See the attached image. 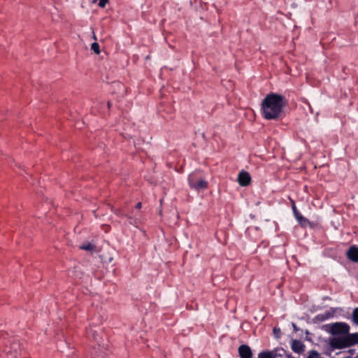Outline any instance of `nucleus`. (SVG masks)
I'll return each instance as SVG.
<instances>
[{"label": "nucleus", "instance_id": "obj_4", "mask_svg": "<svg viewBox=\"0 0 358 358\" xmlns=\"http://www.w3.org/2000/svg\"><path fill=\"white\" fill-rule=\"evenodd\" d=\"M86 336L90 340H92L97 343L99 346H101L103 344V338L96 329H94L92 327L87 329Z\"/></svg>", "mask_w": 358, "mask_h": 358}, {"label": "nucleus", "instance_id": "obj_14", "mask_svg": "<svg viewBox=\"0 0 358 358\" xmlns=\"http://www.w3.org/2000/svg\"><path fill=\"white\" fill-rule=\"evenodd\" d=\"M352 319L355 324L358 325V307L355 308L353 310L352 314Z\"/></svg>", "mask_w": 358, "mask_h": 358}, {"label": "nucleus", "instance_id": "obj_16", "mask_svg": "<svg viewBox=\"0 0 358 358\" xmlns=\"http://www.w3.org/2000/svg\"><path fill=\"white\" fill-rule=\"evenodd\" d=\"M91 49L96 53H100L99 45L96 42H94L91 45Z\"/></svg>", "mask_w": 358, "mask_h": 358}, {"label": "nucleus", "instance_id": "obj_6", "mask_svg": "<svg viewBox=\"0 0 358 358\" xmlns=\"http://www.w3.org/2000/svg\"><path fill=\"white\" fill-rule=\"evenodd\" d=\"M238 184L242 187L248 186L251 182V176L246 171H241L238 176Z\"/></svg>", "mask_w": 358, "mask_h": 358}, {"label": "nucleus", "instance_id": "obj_17", "mask_svg": "<svg viewBox=\"0 0 358 358\" xmlns=\"http://www.w3.org/2000/svg\"><path fill=\"white\" fill-rule=\"evenodd\" d=\"M292 210H293L294 215L296 217V216H298L301 213L298 211V210H297V208H296V207L295 206L294 202L293 201H292Z\"/></svg>", "mask_w": 358, "mask_h": 358}, {"label": "nucleus", "instance_id": "obj_19", "mask_svg": "<svg viewBox=\"0 0 358 358\" xmlns=\"http://www.w3.org/2000/svg\"><path fill=\"white\" fill-rule=\"evenodd\" d=\"M114 212H115V213L117 215H118L120 217H124V215L123 213H122V212L120 210H115ZM125 217H128L129 219H131V217H129V216L125 215Z\"/></svg>", "mask_w": 358, "mask_h": 358}, {"label": "nucleus", "instance_id": "obj_18", "mask_svg": "<svg viewBox=\"0 0 358 358\" xmlns=\"http://www.w3.org/2000/svg\"><path fill=\"white\" fill-rule=\"evenodd\" d=\"M109 0H99V6L104 8Z\"/></svg>", "mask_w": 358, "mask_h": 358}, {"label": "nucleus", "instance_id": "obj_1", "mask_svg": "<svg viewBox=\"0 0 358 358\" xmlns=\"http://www.w3.org/2000/svg\"><path fill=\"white\" fill-rule=\"evenodd\" d=\"M350 325L345 322H337L330 324L329 344L333 350H341L358 344V333L350 334Z\"/></svg>", "mask_w": 358, "mask_h": 358}, {"label": "nucleus", "instance_id": "obj_23", "mask_svg": "<svg viewBox=\"0 0 358 358\" xmlns=\"http://www.w3.org/2000/svg\"><path fill=\"white\" fill-rule=\"evenodd\" d=\"M278 358H282V357H278Z\"/></svg>", "mask_w": 358, "mask_h": 358}, {"label": "nucleus", "instance_id": "obj_7", "mask_svg": "<svg viewBox=\"0 0 358 358\" xmlns=\"http://www.w3.org/2000/svg\"><path fill=\"white\" fill-rule=\"evenodd\" d=\"M238 351L241 358H252V350L247 345H240Z\"/></svg>", "mask_w": 358, "mask_h": 358}, {"label": "nucleus", "instance_id": "obj_21", "mask_svg": "<svg viewBox=\"0 0 358 358\" xmlns=\"http://www.w3.org/2000/svg\"><path fill=\"white\" fill-rule=\"evenodd\" d=\"M141 207H142V203H141V202H138V203H137V204L136 205V208H137V209H141Z\"/></svg>", "mask_w": 358, "mask_h": 358}, {"label": "nucleus", "instance_id": "obj_20", "mask_svg": "<svg viewBox=\"0 0 358 358\" xmlns=\"http://www.w3.org/2000/svg\"><path fill=\"white\" fill-rule=\"evenodd\" d=\"M273 333L275 334L276 337H279V334H280V329L279 328L275 327L273 329Z\"/></svg>", "mask_w": 358, "mask_h": 358}, {"label": "nucleus", "instance_id": "obj_10", "mask_svg": "<svg viewBox=\"0 0 358 358\" xmlns=\"http://www.w3.org/2000/svg\"><path fill=\"white\" fill-rule=\"evenodd\" d=\"M295 218L302 227H306L307 226L310 225V222L309 220L303 217L301 214H299Z\"/></svg>", "mask_w": 358, "mask_h": 358}, {"label": "nucleus", "instance_id": "obj_22", "mask_svg": "<svg viewBox=\"0 0 358 358\" xmlns=\"http://www.w3.org/2000/svg\"><path fill=\"white\" fill-rule=\"evenodd\" d=\"M292 326H293V328H294V331H297V330H298V329H297L296 325L295 324H294V323H293V324H292Z\"/></svg>", "mask_w": 358, "mask_h": 358}, {"label": "nucleus", "instance_id": "obj_3", "mask_svg": "<svg viewBox=\"0 0 358 358\" xmlns=\"http://www.w3.org/2000/svg\"><path fill=\"white\" fill-rule=\"evenodd\" d=\"M187 182L191 189L197 192L206 189L208 187L203 173L199 170H196L188 176Z\"/></svg>", "mask_w": 358, "mask_h": 358}, {"label": "nucleus", "instance_id": "obj_5", "mask_svg": "<svg viewBox=\"0 0 358 358\" xmlns=\"http://www.w3.org/2000/svg\"><path fill=\"white\" fill-rule=\"evenodd\" d=\"M9 347L6 346L4 350L6 353L13 354L14 357H15L18 351L21 350V345L18 339L13 338L11 341H9Z\"/></svg>", "mask_w": 358, "mask_h": 358}, {"label": "nucleus", "instance_id": "obj_9", "mask_svg": "<svg viewBox=\"0 0 358 358\" xmlns=\"http://www.w3.org/2000/svg\"><path fill=\"white\" fill-rule=\"evenodd\" d=\"M292 350L296 353H301L304 351L305 345L301 341L294 340L292 342Z\"/></svg>", "mask_w": 358, "mask_h": 358}, {"label": "nucleus", "instance_id": "obj_11", "mask_svg": "<svg viewBox=\"0 0 358 358\" xmlns=\"http://www.w3.org/2000/svg\"><path fill=\"white\" fill-rule=\"evenodd\" d=\"M333 317V313L330 312H325L324 313L318 314L315 319L319 322H324Z\"/></svg>", "mask_w": 358, "mask_h": 358}, {"label": "nucleus", "instance_id": "obj_15", "mask_svg": "<svg viewBox=\"0 0 358 358\" xmlns=\"http://www.w3.org/2000/svg\"><path fill=\"white\" fill-rule=\"evenodd\" d=\"M307 358H321V357H320V355L318 352L313 350L309 352V354H308Z\"/></svg>", "mask_w": 358, "mask_h": 358}, {"label": "nucleus", "instance_id": "obj_8", "mask_svg": "<svg viewBox=\"0 0 358 358\" xmlns=\"http://www.w3.org/2000/svg\"><path fill=\"white\" fill-rule=\"evenodd\" d=\"M348 259L353 262H358V248L355 245L351 246L346 253Z\"/></svg>", "mask_w": 358, "mask_h": 358}, {"label": "nucleus", "instance_id": "obj_2", "mask_svg": "<svg viewBox=\"0 0 358 358\" xmlns=\"http://www.w3.org/2000/svg\"><path fill=\"white\" fill-rule=\"evenodd\" d=\"M286 105L287 101L285 96L270 93L266 96L262 102L261 110L262 115L266 120L278 119Z\"/></svg>", "mask_w": 358, "mask_h": 358}, {"label": "nucleus", "instance_id": "obj_13", "mask_svg": "<svg viewBox=\"0 0 358 358\" xmlns=\"http://www.w3.org/2000/svg\"><path fill=\"white\" fill-rule=\"evenodd\" d=\"M80 248L81 250H84L90 251V252L96 251V245L91 243H83V245H81L80 246Z\"/></svg>", "mask_w": 358, "mask_h": 358}, {"label": "nucleus", "instance_id": "obj_12", "mask_svg": "<svg viewBox=\"0 0 358 358\" xmlns=\"http://www.w3.org/2000/svg\"><path fill=\"white\" fill-rule=\"evenodd\" d=\"M276 352L273 351L262 352L258 355V358H277Z\"/></svg>", "mask_w": 358, "mask_h": 358}]
</instances>
